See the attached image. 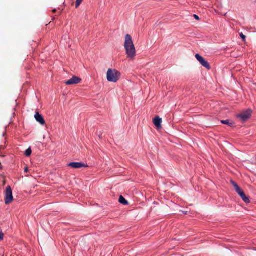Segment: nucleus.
<instances>
[{"label":"nucleus","instance_id":"nucleus-6","mask_svg":"<svg viewBox=\"0 0 256 256\" xmlns=\"http://www.w3.org/2000/svg\"><path fill=\"white\" fill-rule=\"evenodd\" d=\"M82 80L76 76H72L70 80L65 82L66 85H72L78 84L81 82Z\"/></svg>","mask_w":256,"mask_h":256},{"label":"nucleus","instance_id":"nucleus-17","mask_svg":"<svg viewBox=\"0 0 256 256\" xmlns=\"http://www.w3.org/2000/svg\"><path fill=\"white\" fill-rule=\"evenodd\" d=\"M194 18L195 19H196V20H200V18L198 17V16L196 14H194Z\"/></svg>","mask_w":256,"mask_h":256},{"label":"nucleus","instance_id":"nucleus-16","mask_svg":"<svg viewBox=\"0 0 256 256\" xmlns=\"http://www.w3.org/2000/svg\"><path fill=\"white\" fill-rule=\"evenodd\" d=\"M240 38L242 39L243 41H245L246 36L243 34V33H240Z\"/></svg>","mask_w":256,"mask_h":256},{"label":"nucleus","instance_id":"nucleus-3","mask_svg":"<svg viewBox=\"0 0 256 256\" xmlns=\"http://www.w3.org/2000/svg\"><path fill=\"white\" fill-rule=\"evenodd\" d=\"M14 200L12 189L10 186H8L5 192V204H9Z\"/></svg>","mask_w":256,"mask_h":256},{"label":"nucleus","instance_id":"nucleus-13","mask_svg":"<svg viewBox=\"0 0 256 256\" xmlns=\"http://www.w3.org/2000/svg\"><path fill=\"white\" fill-rule=\"evenodd\" d=\"M221 122L223 124H227L230 126H232L234 124L233 122H230V120H222Z\"/></svg>","mask_w":256,"mask_h":256},{"label":"nucleus","instance_id":"nucleus-11","mask_svg":"<svg viewBox=\"0 0 256 256\" xmlns=\"http://www.w3.org/2000/svg\"><path fill=\"white\" fill-rule=\"evenodd\" d=\"M241 198L242 199V200L246 202V203H250V200L244 194V192H241L240 194Z\"/></svg>","mask_w":256,"mask_h":256},{"label":"nucleus","instance_id":"nucleus-18","mask_svg":"<svg viewBox=\"0 0 256 256\" xmlns=\"http://www.w3.org/2000/svg\"><path fill=\"white\" fill-rule=\"evenodd\" d=\"M28 167H26V168H24V172H28Z\"/></svg>","mask_w":256,"mask_h":256},{"label":"nucleus","instance_id":"nucleus-14","mask_svg":"<svg viewBox=\"0 0 256 256\" xmlns=\"http://www.w3.org/2000/svg\"><path fill=\"white\" fill-rule=\"evenodd\" d=\"M32 154V150L31 148H28V149H27L26 152H25V154L26 156H29L31 155Z\"/></svg>","mask_w":256,"mask_h":256},{"label":"nucleus","instance_id":"nucleus-4","mask_svg":"<svg viewBox=\"0 0 256 256\" xmlns=\"http://www.w3.org/2000/svg\"><path fill=\"white\" fill-rule=\"evenodd\" d=\"M252 111L251 110H247L242 112L237 117L240 118L242 122H245L250 118L252 116Z\"/></svg>","mask_w":256,"mask_h":256},{"label":"nucleus","instance_id":"nucleus-10","mask_svg":"<svg viewBox=\"0 0 256 256\" xmlns=\"http://www.w3.org/2000/svg\"><path fill=\"white\" fill-rule=\"evenodd\" d=\"M230 182L233 186L234 187L235 190L239 195L240 194L241 192H244L243 190L240 188L234 181L231 180Z\"/></svg>","mask_w":256,"mask_h":256},{"label":"nucleus","instance_id":"nucleus-19","mask_svg":"<svg viewBox=\"0 0 256 256\" xmlns=\"http://www.w3.org/2000/svg\"><path fill=\"white\" fill-rule=\"evenodd\" d=\"M56 12V10H52V12Z\"/></svg>","mask_w":256,"mask_h":256},{"label":"nucleus","instance_id":"nucleus-5","mask_svg":"<svg viewBox=\"0 0 256 256\" xmlns=\"http://www.w3.org/2000/svg\"><path fill=\"white\" fill-rule=\"evenodd\" d=\"M196 58L203 66L205 67L208 69H210V66L208 62L207 61H206L203 57L200 56L199 54H196Z\"/></svg>","mask_w":256,"mask_h":256},{"label":"nucleus","instance_id":"nucleus-15","mask_svg":"<svg viewBox=\"0 0 256 256\" xmlns=\"http://www.w3.org/2000/svg\"><path fill=\"white\" fill-rule=\"evenodd\" d=\"M83 0H76V8H78V6H80V4H82Z\"/></svg>","mask_w":256,"mask_h":256},{"label":"nucleus","instance_id":"nucleus-7","mask_svg":"<svg viewBox=\"0 0 256 256\" xmlns=\"http://www.w3.org/2000/svg\"><path fill=\"white\" fill-rule=\"evenodd\" d=\"M68 166L70 167L76 169L80 168H86L88 166L87 165L84 164L82 162H70L69 164H68Z\"/></svg>","mask_w":256,"mask_h":256},{"label":"nucleus","instance_id":"nucleus-8","mask_svg":"<svg viewBox=\"0 0 256 256\" xmlns=\"http://www.w3.org/2000/svg\"><path fill=\"white\" fill-rule=\"evenodd\" d=\"M153 122L157 129L162 128V119L159 116H156L153 120Z\"/></svg>","mask_w":256,"mask_h":256},{"label":"nucleus","instance_id":"nucleus-12","mask_svg":"<svg viewBox=\"0 0 256 256\" xmlns=\"http://www.w3.org/2000/svg\"><path fill=\"white\" fill-rule=\"evenodd\" d=\"M118 202L124 206L128 205V202L122 196H120Z\"/></svg>","mask_w":256,"mask_h":256},{"label":"nucleus","instance_id":"nucleus-2","mask_svg":"<svg viewBox=\"0 0 256 256\" xmlns=\"http://www.w3.org/2000/svg\"><path fill=\"white\" fill-rule=\"evenodd\" d=\"M120 76V74L118 70L114 69H108L107 74L106 78L108 82H116Z\"/></svg>","mask_w":256,"mask_h":256},{"label":"nucleus","instance_id":"nucleus-9","mask_svg":"<svg viewBox=\"0 0 256 256\" xmlns=\"http://www.w3.org/2000/svg\"><path fill=\"white\" fill-rule=\"evenodd\" d=\"M34 118L36 120L40 122L41 124L44 125L45 124V120L41 114L38 112H36Z\"/></svg>","mask_w":256,"mask_h":256},{"label":"nucleus","instance_id":"nucleus-1","mask_svg":"<svg viewBox=\"0 0 256 256\" xmlns=\"http://www.w3.org/2000/svg\"><path fill=\"white\" fill-rule=\"evenodd\" d=\"M124 47L127 58L131 60H134L136 56V50L134 44L132 37L130 35L127 34L125 36Z\"/></svg>","mask_w":256,"mask_h":256}]
</instances>
